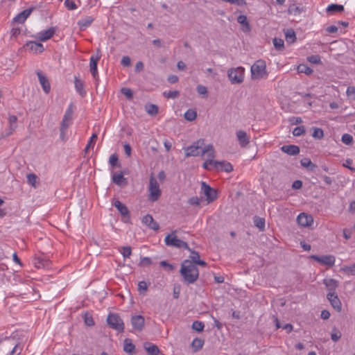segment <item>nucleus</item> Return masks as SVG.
Wrapping results in <instances>:
<instances>
[{
    "label": "nucleus",
    "instance_id": "1",
    "mask_svg": "<svg viewBox=\"0 0 355 355\" xmlns=\"http://www.w3.org/2000/svg\"><path fill=\"white\" fill-rule=\"evenodd\" d=\"M180 272L187 284H193L199 277V271L197 266L193 264L190 260H184L182 264Z\"/></svg>",
    "mask_w": 355,
    "mask_h": 355
},
{
    "label": "nucleus",
    "instance_id": "2",
    "mask_svg": "<svg viewBox=\"0 0 355 355\" xmlns=\"http://www.w3.org/2000/svg\"><path fill=\"white\" fill-rule=\"evenodd\" d=\"M267 76L266 64L263 60H257L251 67V78L260 80Z\"/></svg>",
    "mask_w": 355,
    "mask_h": 355
},
{
    "label": "nucleus",
    "instance_id": "3",
    "mask_svg": "<svg viewBox=\"0 0 355 355\" xmlns=\"http://www.w3.org/2000/svg\"><path fill=\"white\" fill-rule=\"evenodd\" d=\"M176 233L177 230H173L171 234H168L164 239L165 244L167 246L177 248H184L188 250H191V248L186 242L178 239Z\"/></svg>",
    "mask_w": 355,
    "mask_h": 355
},
{
    "label": "nucleus",
    "instance_id": "4",
    "mask_svg": "<svg viewBox=\"0 0 355 355\" xmlns=\"http://www.w3.org/2000/svg\"><path fill=\"white\" fill-rule=\"evenodd\" d=\"M245 69L242 67L231 68L227 71V76L232 84H241L244 80Z\"/></svg>",
    "mask_w": 355,
    "mask_h": 355
},
{
    "label": "nucleus",
    "instance_id": "5",
    "mask_svg": "<svg viewBox=\"0 0 355 355\" xmlns=\"http://www.w3.org/2000/svg\"><path fill=\"white\" fill-rule=\"evenodd\" d=\"M148 191V199L150 201L155 202L159 198L162 191L157 180L155 178L153 174H151L150 177Z\"/></svg>",
    "mask_w": 355,
    "mask_h": 355
},
{
    "label": "nucleus",
    "instance_id": "6",
    "mask_svg": "<svg viewBox=\"0 0 355 355\" xmlns=\"http://www.w3.org/2000/svg\"><path fill=\"white\" fill-rule=\"evenodd\" d=\"M205 145L203 139H198L193 143L192 145L184 148L185 157H196L201 155V150Z\"/></svg>",
    "mask_w": 355,
    "mask_h": 355
},
{
    "label": "nucleus",
    "instance_id": "7",
    "mask_svg": "<svg viewBox=\"0 0 355 355\" xmlns=\"http://www.w3.org/2000/svg\"><path fill=\"white\" fill-rule=\"evenodd\" d=\"M107 322L110 327L119 332H123L124 331V323L117 314L110 313L107 316Z\"/></svg>",
    "mask_w": 355,
    "mask_h": 355
},
{
    "label": "nucleus",
    "instance_id": "8",
    "mask_svg": "<svg viewBox=\"0 0 355 355\" xmlns=\"http://www.w3.org/2000/svg\"><path fill=\"white\" fill-rule=\"evenodd\" d=\"M201 191L206 196L208 202H211L217 198V192L206 182H201Z\"/></svg>",
    "mask_w": 355,
    "mask_h": 355
},
{
    "label": "nucleus",
    "instance_id": "9",
    "mask_svg": "<svg viewBox=\"0 0 355 355\" xmlns=\"http://www.w3.org/2000/svg\"><path fill=\"white\" fill-rule=\"evenodd\" d=\"M2 346L4 351H9L11 349L7 355H19L21 351V349H18V345L15 343L12 339H6L2 343Z\"/></svg>",
    "mask_w": 355,
    "mask_h": 355
},
{
    "label": "nucleus",
    "instance_id": "10",
    "mask_svg": "<svg viewBox=\"0 0 355 355\" xmlns=\"http://www.w3.org/2000/svg\"><path fill=\"white\" fill-rule=\"evenodd\" d=\"M310 259H312L321 264L326 265L330 267L334 265L336 261L335 257L333 255H311L310 256Z\"/></svg>",
    "mask_w": 355,
    "mask_h": 355
},
{
    "label": "nucleus",
    "instance_id": "11",
    "mask_svg": "<svg viewBox=\"0 0 355 355\" xmlns=\"http://www.w3.org/2000/svg\"><path fill=\"white\" fill-rule=\"evenodd\" d=\"M36 74L38 77L40 83L42 87L43 91L46 94H49L51 91V85L49 79L45 74L40 70L36 71Z\"/></svg>",
    "mask_w": 355,
    "mask_h": 355
},
{
    "label": "nucleus",
    "instance_id": "12",
    "mask_svg": "<svg viewBox=\"0 0 355 355\" xmlns=\"http://www.w3.org/2000/svg\"><path fill=\"white\" fill-rule=\"evenodd\" d=\"M101 54L99 50H97L96 55H92L90 58L89 60V68L90 71L94 78H96L98 76V71H97V62L101 59Z\"/></svg>",
    "mask_w": 355,
    "mask_h": 355
},
{
    "label": "nucleus",
    "instance_id": "13",
    "mask_svg": "<svg viewBox=\"0 0 355 355\" xmlns=\"http://www.w3.org/2000/svg\"><path fill=\"white\" fill-rule=\"evenodd\" d=\"M24 48L26 51H29L33 53H40L44 51V48L41 43L30 41L28 42Z\"/></svg>",
    "mask_w": 355,
    "mask_h": 355
},
{
    "label": "nucleus",
    "instance_id": "14",
    "mask_svg": "<svg viewBox=\"0 0 355 355\" xmlns=\"http://www.w3.org/2000/svg\"><path fill=\"white\" fill-rule=\"evenodd\" d=\"M297 222L302 227H309L313 223V218L309 214L301 213L297 217Z\"/></svg>",
    "mask_w": 355,
    "mask_h": 355
},
{
    "label": "nucleus",
    "instance_id": "15",
    "mask_svg": "<svg viewBox=\"0 0 355 355\" xmlns=\"http://www.w3.org/2000/svg\"><path fill=\"white\" fill-rule=\"evenodd\" d=\"M327 297L332 307L337 311H340L342 309V304L338 295L336 293H328Z\"/></svg>",
    "mask_w": 355,
    "mask_h": 355
},
{
    "label": "nucleus",
    "instance_id": "16",
    "mask_svg": "<svg viewBox=\"0 0 355 355\" xmlns=\"http://www.w3.org/2000/svg\"><path fill=\"white\" fill-rule=\"evenodd\" d=\"M144 318L142 315H135L131 318V324L133 328L137 331H141L144 326Z\"/></svg>",
    "mask_w": 355,
    "mask_h": 355
},
{
    "label": "nucleus",
    "instance_id": "17",
    "mask_svg": "<svg viewBox=\"0 0 355 355\" xmlns=\"http://www.w3.org/2000/svg\"><path fill=\"white\" fill-rule=\"evenodd\" d=\"M55 28L51 27L46 31H41L37 35V38L42 42H45L53 37L55 33Z\"/></svg>",
    "mask_w": 355,
    "mask_h": 355
},
{
    "label": "nucleus",
    "instance_id": "18",
    "mask_svg": "<svg viewBox=\"0 0 355 355\" xmlns=\"http://www.w3.org/2000/svg\"><path fill=\"white\" fill-rule=\"evenodd\" d=\"M214 168L218 170L230 173L233 171L232 165L227 161H216L214 162Z\"/></svg>",
    "mask_w": 355,
    "mask_h": 355
},
{
    "label": "nucleus",
    "instance_id": "19",
    "mask_svg": "<svg viewBox=\"0 0 355 355\" xmlns=\"http://www.w3.org/2000/svg\"><path fill=\"white\" fill-rule=\"evenodd\" d=\"M34 8H30L28 9H26L19 14H18L14 19L13 21L16 23L22 24L26 19L29 17L31 14Z\"/></svg>",
    "mask_w": 355,
    "mask_h": 355
},
{
    "label": "nucleus",
    "instance_id": "20",
    "mask_svg": "<svg viewBox=\"0 0 355 355\" xmlns=\"http://www.w3.org/2000/svg\"><path fill=\"white\" fill-rule=\"evenodd\" d=\"M236 137L240 146L243 148L246 147L250 143V137H248L246 132L243 130L237 131Z\"/></svg>",
    "mask_w": 355,
    "mask_h": 355
},
{
    "label": "nucleus",
    "instance_id": "21",
    "mask_svg": "<svg viewBox=\"0 0 355 355\" xmlns=\"http://www.w3.org/2000/svg\"><path fill=\"white\" fill-rule=\"evenodd\" d=\"M142 222L146 224L149 228L153 230H157L159 228V224L155 222L151 215H146L143 217Z\"/></svg>",
    "mask_w": 355,
    "mask_h": 355
},
{
    "label": "nucleus",
    "instance_id": "22",
    "mask_svg": "<svg viewBox=\"0 0 355 355\" xmlns=\"http://www.w3.org/2000/svg\"><path fill=\"white\" fill-rule=\"evenodd\" d=\"M281 150L289 155H297L300 153V148L295 145H284L281 147Z\"/></svg>",
    "mask_w": 355,
    "mask_h": 355
},
{
    "label": "nucleus",
    "instance_id": "23",
    "mask_svg": "<svg viewBox=\"0 0 355 355\" xmlns=\"http://www.w3.org/2000/svg\"><path fill=\"white\" fill-rule=\"evenodd\" d=\"M189 251L191 252V255L189 256V260L191 261L193 264H195V265L197 264V265H199L201 266H207V263L205 261L200 259V255L198 252L192 250L191 249V250H189Z\"/></svg>",
    "mask_w": 355,
    "mask_h": 355
},
{
    "label": "nucleus",
    "instance_id": "24",
    "mask_svg": "<svg viewBox=\"0 0 355 355\" xmlns=\"http://www.w3.org/2000/svg\"><path fill=\"white\" fill-rule=\"evenodd\" d=\"M113 205L118 209L123 216L129 217V210L128 207L119 200H114Z\"/></svg>",
    "mask_w": 355,
    "mask_h": 355
},
{
    "label": "nucleus",
    "instance_id": "25",
    "mask_svg": "<svg viewBox=\"0 0 355 355\" xmlns=\"http://www.w3.org/2000/svg\"><path fill=\"white\" fill-rule=\"evenodd\" d=\"M323 283L329 291V293H336V289L338 286V281L334 279H324Z\"/></svg>",
    "mask_w": 355,
    "mask_h": 355
},
{
    "label": "nucleus",
    "instance_id": "26",
    "mask_svg": "<svg viewBox=\"0 0 355 355\" xmlns=\"http://www.w3.org/2000/svg\"><path fill=\"white\" fill-rule=\"evenodd\" d=\"M72 114H73V112L72 110L69 108L64 115V117L62 119V121L61 122V125L62 126V128H68V127L69 126V124H70V122L71 121V119H72Z\"/></svg>",
    "mask_w": 355,
    "mask_h": 355
},
{
    "label": "nucleus",
    "instance_id": "27",
    "mask_svg": "<svg viewBox=\"0 0 355 355\" xmlns=\"http://www.w3.org/2000/svg\"><path fill=\"white\" fill-rule=\"evenodd\" d=\"M74 84L76 91L79 93L81 96H85L86 92L84 89V82L80 80L78 77H75Z\"/></svg>",
    "mask_w": 355,
    "mask_h": 355
},
{
    "label": "nucleus",
    "instance_id": "28",
    "mask_svg": "<svg viewBox=\"0 0 355 355\" xmlns=\"http://www.w3.org/2000/svg\"><path fill=\"white\" fill-rule=\"evenodd\" d=\"M207 155L209 159H212L215 157V151L212 144L206 146L201 150V155Z\"/></svg>",
    "mask_w": 355,
    "mask_h": 355
},
{
    "label": "nucleus",
    "instance_id": "29",
    "mask_svg": "<svg viewBox=\"0 0 355 355\" xmlns=\"http://www.w3.org/2000/svg\"><path fill=\"white\" fill-rule=\"evenodd\" d=\"M237 21L242 25V31L244 32H248L250 31V26L245 15H239L237 17Z\"/></svg>",
    "mask_w": 355,
    "mask_h": 355
},
{
    "label": "nucleus",
    "instance_id": "30",
    "mask_svg": "<svg viewBox=\"0 0 355 355\" xmlns=\"http://www.w3.org/2000/svg\"><path fill=\"white\" fill-rule=\"evenodd\" d=\"M144 347L146 352L150 355H158L159 353V349L158 347L155 345H152L148 343L144 344Z\"/></svg>",
    "mask_w": 355,
    "mask_h": 355
},
{
    "label": "nucleus",
    "instance_id": "31",
    "mask_svg": "<svg viewBox=\"0 0 355 355\" xmlns=\"http://www.w3.org/2000/svg\"><path fill=\"white\" fill-rule=\"evenodd\" d=\"M34 265L37 268H44L49 266V262L44 258L37 257L34 259Z\"/></svg>",
    "mask_w": 355,
    "mask_h": 355
},
{
    "label": "nucleus",
    "instance_id": "32",
    "mask_svg": "<svg viewBox=\"0 0 355 355\" xmlns=\"http://www.w3.org/2000/svg\"><path fill=\"white\" fill-rule=\"evenodd\" d=\"M286 40L289 44H293L296 40L295 33L293 29H287L285 33Z\"/></svg>",
    "mask_w": 355,
    "mask_h": 355
},
{
    "label": "nucleus",
    "instance_id": "33",
    "mask_svg": "<svg viewBox=\"0 0 355 355\" xmlns=\"http://www.w3.org/2000/svg\"><path fill=\"white\" fill-rule=\"evenodd\" d=\"M94 19L92 17L88 16L78 21V24L81 29H85L87 27L90 26Z\"/></svg>",
    "mask_w": 355,
    "mask_h": 355
},
{
    "label": "nucleus",
    "instance_id": "34",
    "mask_svg": "<svg viewBox=\"0 0 355 355\" xmlns=\"http://www.w3.org/2000/svg\"><path fill=\"white\" fill-rule=\"evenodd\" d=\"M327 12H341L344 10V7L343 5H338V4H331L328 6L327 8Z\"/></svg>",
    "mask_w": 355,
    "mask_h": 355
},
{
    "label": "nucleus",
    "instance_id": "35",
    "mask_svg": "<svg viewBox=\"0 0 355 355\" xmlns=\"http://www.w3.org/2000/svg\"><path fill=\"white\" fill-rule=\"evenodd\" d=\"M135 345L131 343L130 339H125L124 341V346L123 349L125 352L128 354H134L135 352Z\"/></svg>",
    "mask_w": 355,
    "mask_h": 355
},
{
    "label": "nucleus",
    "instance_id": "36",
    "mask_svg": "<svg viewBox=\"0 0 355 355\" xmlns=\"http://www.w3.org/2000/svg\"><path fill=\"white\" fill-rule=\"evenodd\" d=\"M112 181L116 184L121 186L123 182H125V179L124 178L122 173H114L112 175Z\"/></svg>",
    "mask_w": 355,
    "mask_h": 355
},
{
    "label": "nucleus",
    "instance_id": "37",
    "mask_svg": "<svg viewBox=\"0 0 355 355\" xmlns=\"http://www.w3.org/2000/svg\"><path fill=\"white\" fill-rule=\"evenodd\" d=\"M204 345V340L200 338H195L191 343V347L193 349L194 352H198L200 349H202Z\"/></svg>",
    "mask_w": 355,
    "mask_h": 355
},
{
    "label": "nucleus",
    "instance_id": "38",
    "mask_svg": "<svg viewBox=\"0 0 355 355\" xmlns=\"http://www.w3.org/2000/svg\"><path fill=\"white\" fill-rule=\"evenodd\" d=\"M297 72L300 73H304L309 75L313 73V69L308 67L306 64H301L297 67Z\"/></svg>",
    "mask_w": 355,
    "mask_h": 355
},
{
    "label": "nucleus",
    "instance_id": "39",
    "mask_svg": "<svg viewBox=\"0 0 355 355\" xmlns=\"http://www.w3.org/2000/svg\"><path fill=\"white\" fill-rule=\"evenodd\" d=\"M254 225L258 227L261 231H263L265 229V219L258 216L254 217Z\"/></svg>",
    "mask_w": 355,
    "mask_h": 355
},
{
    "label": "nucleus",
    "instance_id": "40",
    "mask_svg": "<svg viewBox=\"0 0 355 355\" xmlns=\"http://www.w3.org/2000/svg\"><path fill=\"white\" fill-rule=\"evenodd\" d=\"M146 111L150 115H156L158 113L159 108L155 104H149L146 105Z\"/></svg>",
    "mask_w": 355,
    "mask_h": 355
},
{
    "label": "nucleus",
    "instance_id": "41",
    "mask_svg": "<svg viewBox=\"0 0 355 355\" xmlns=\"http://www.w3.org/2000/svg\"><path fill=\"white\" fill-rule=\"evenodd\" d=\"M272 42L273 45L277 50L282 51L284 49V42L282 39L275 37L273 39Z\"/></svg>",
    "mask_w": 355,
    "mask_h": 355
},
{
    "label": "nucleus",
    "instance_id": "42",
    "mask_svg": "<svg viewBox=\"0 0 355 355\" xmlns=\"http://www.w3.org/2000/svg\"><path fill=\"white\" fill-rule=\"evenodd\" d=\"M196 116H197L196 112L193 110H188L184 113V118L186 120H187L189 121H193L194 119H196Z\"/></svg>",
    "mask_w": 355,
    "mask_h": 355
},
{
    "label": "nucleus",
    "instance_id": "43",
    "mask_svg": "<svg viewBox=\"0 0 355 355\" xmlns=\"http://www.w3.org/2000/svg\"><path fill=\"white\" fill-rule=\"evenodd\" d=\"M341 270L347 275H355V263L350 266H345Z\"/></svg>",
    "mask_w": 355,
    "mask_h": 355
},
{
    "label": "nucleus",
    "instance_id": "44",
    "mask_svg": "<svg viewBox=\"0 0 355 355\" xmlns=\"http://www.w3.org/2000/svg\"><path fill=\"white\" fill-rule=\"evenodd\" d=\"M119 251L124 259L129 258L132 254V249L130 246L121 247Z\"/></svg>",
    "mask_w": 355,
    "mask_h": 355
},
{
    "label": "nucleus",
    "instance_id": "45",
    "mask_svg": "<svg viewBox=\"0 0 355 355\" xmlns=\"http://www.w3.org/2000/svg\"><path fill=\"white\" fill-rule=\"evenodd\" d=\"M16 129L12 127L8 126V128L5 130V131L0 133V139H6V137L12 135Z\"/></svg>",
    "mask_w": 355,
    "mask_h": 355
},
{
    "label": "nucleus",
    "instance_id": "46",
    "mask_svg": "<svg viewBox=\"0 0 355 355\" xmlns=\"http://www.w3.org/2000/svg\"><path fill=\"white\" fill-rule=\"evenodd\" d=\"M205 327V324L202 322L200 321H194L192 324V329L198 332H201L203 331Z\"/></svg>",
    "mask_w": 355,
    "mask_h": 355
},
{
    "label": "nucleus",
    "instance_id": "47",
    "mask_svg": "<svg viewBox=\"0 0 355 355\" xmlns=\"http://www.w3.org/2000/svg\"><path fill=\"white\" fill-rule=\"evenodd\" d=\"M312 137L315 139H322L324 137L323 130L319 128H313Z\"/></svg>",
    "mask_w": 355,
    "mask_h": 355
},
{
    "label": "nucleus",
    "instance_id": "48",
    "mask_svg": "<svg viewBox=\"0 0 355 355\" xmlns=\"http://www.w3.org/2000/svg\"><path fill=\"white\" fill-rule=\"evenodd\" d=\"M109 163L112 167L120 166V164H119L118 156L116 154H112L110 157Z\"/></svg>",
    "mask_w": 355,
    "mask_h": 355
},
{
    "label": "nucleus",
    "instance_id": "49",
    "mask_svg": "<svg viewBox=\"0 0 355 355\" xmlns=\"http://www.w3.org/2000/svg\"><path fill=\"white\" fill-rule=\"evenodd\" d=\"M341 140L346 145H351L353 143V137L349 134H344Z\"/></svg>",
    "mask_w": 355,
    "mask_h": 355
},
{
    "label": "nucleus",
    "instance_id": "50",
    "mask_svg": "<svg viewBox=\"0 0 355 355\" xmlns=\"http://www.w3.org/2000/svg\"><path fill=\"white\" fill-rule=\"evenodd\" d=\"M304 133H305V128L302 125L296 127L293 131V135L295 137L301 136V135H304Z\"/></svg>",
    "mask_w": 355,
    "mask_h": 355
},
{
    "label": "nucleus",
    "instance_id": "51",
    "mask_svg": "<svg viewBox=\"0 0 355 355\" xmlns=\"http://www.w3.org/2000/svg\"><path fill=\"white\" fill-rule=\"evenodd\" d=\"M17 117L16 116L10 115L8 117V123H9L8 126L16 129L17 127Z\"/></svg>",
    "mask_w": 355,
    "mask_h": 355
},
{
    "label": "nucleus",
    "instance_id": "52",
    "mask_svg": "<svg viewBox=\"0 0 355 355\" xmlns=\"http://www.w3.org/2000/svg\"><path fill=\"white\" fill-rule=\"evenodd\" d=\"M307 60L313 64L321 63V59L318 55H313L309 56L307 58Z\"/></svg>",
    "mask_w": 355,
    "mask_h": 355
},
{
    "label": "nucleus",
    "instance_id": "53",
    "mask_svg": "<svg viewBox=\"0 0 355 355\" xmlns=\"http://www.w3.org/2000/svg\"><path fill=\"white\" fill-rule=\"evenodd\" d=\"M164 96L168 98H176L179 96V92L177 90L164 92Z\"/></svg>",
    "mask_w": 355,
    "mask_h": 355
},
{
    "label": "nucleus",
    "instance_id": "54",
    "mask_svg": "<svg viewBox=\"0 0 355 355\" xmlns=\"http://www.w3.org/2000/svg\"><path fill=\"white\" fill-rule=\"evenodd\" d=\"M37 179V177L33 173H30L27 175L28 182L31 185L33 186L34 187H35V183H36Z\"/></svg>",
    "mask_w": 355,
    "mask_h": 355
},
{
    "label": "nucleus",
    "instance_id": "55",
    "mask_svg": "<svg viewBox=\"0 0 355 355\" xmlns=\"http://www.w3.org/2000/svg\"><path fill=\"white\" fill-rule=\"evenodd\" d=\"M347 95L348 98L351 100H355V87H348L346 91Z\"/></svg>",
    "mask_w": 355,
    "mask_h": 355
},
{
    "label": "nucleus",
    "instance_id": "56",
    "mask_svg": "<svg viewBox=\"0 0 355 355\" xmlns=\"http://www.w3.org/2000/svg\"><path fill=\"white\" fill-rule=\"evenodd\" d=\"M121 92L128 99H131L133 97L132 91L129 88L123 87Z\"/></svg>",
    "mask_w": 355,
    "mask_h": 355
},
{
    "label": "nucleus",
    "instance_id": "57",
    "mask_svg": "<svg viewBox=\"0 0 355 355\" xmlns=\"http://www.w3.org/2000/svg\"><path fill=\"white\" fill-rule=\"evenodd\" d=\"M152 263L151 259L149 257H143L141 259L139 266L142 267L150 266Z\"/></svg>",
    "mask_w": 355,
    "mask_h": 355
},
{
    "label": "nucleus",
    "instance_id": "58",
    "mask_svg": "<svg viewBox=\"0 0 355 355\" xmlns=\"http://www.w3.org/2000/svg\"><path fill=\"white\" fill-rule=\"evenodd\" d=\"M65 6L67 9L72 10L76 8V5L73 0H66L64 2Z\"/></svg>",
    "mask_w": 355,
    "mask_h": 355
},
{
    "label": "nucleus",
    "instance_id": "59",
    "mask_svg": "<svg viewBox=\"0 0 355 355\" xmlns=\"http://www.w3.org/2000/svg\"><path fill=\"white\" fill-rule=\"evenodd\" d=\"M188 202L191 205L198 206V205H200V200L198 197L193 196L189 199Z\"/></svg>",
    "mask_w": 355,
    "mask_h": 355
},
{
    "label": "nucleus",
    "instance_id": "60",
    "mask_svg": "<svg viewBox=\"0 0 355 355\" xmlns=\"http://www.w3.org/2000/svg\"><path fill=\"white\" fill-rule=\"evenodd\" d=\"M216 161H214L212 159H207L203 164L202 166L204 168L207 170H211L210 166H213L214 167V162Z\"/></svg>",
    "mask_w": 355,
    "mask_h": 355
},
{
    "label": "nucleus",
    "instance_id": "61",
    "mask_svg": "<svg viewBox=\"0 0 355 355\" xmlns=\"http://www.w3.org/2000/svg\"><path fill=\"white\" fill-rule=\"evenodd\" d=\"M121 64L124 67H128L131 64V60L129 56H123L121 59Z\"/></svg>",
    "mask_w": 355,
    "mask_h": 355
},
{
    "label": "nucleus",
    "instance_id": "62",
    "mask_svg": "<svg viewBox=\"0 0 355 355\" xmlns=\"http://www.w3.org/2000/svg\"><path fill=\"white\" fill-rule=\"evenodd\" d=\"M85 322L87 326H92L94 324L92 317L87 314L85 315Z\"/></svg>",
    "mask_w": 355,
    "mask_h": 355
},
{
    "label": "nucleus",
    "instance_id": "63",
    "mask_svg": "<svg viewBox=\"0 0 355 355\" xmlns=\"http://www.w3.org/2000/svg\"><path fill=\"white\" fill-rule=\"evenodd\" d=\"M197 92L198 94L205 95L207 93V89L205 86L199 85L197 86Z\"/></svg>",
    "mask_w": 355,
    "mask_h": 355
},
{
    "label": "nucleus",
    "instance_id": "64",
    "mask_svg": "<svg viewBox=\"0 0 355 355\" xmlns=\"http://www.w3.org/2000/svg\"><path fill=\"white\" fill-rule=\"evenodd\" d=\"M311 163L312 162L309 158H304L300 161L301 165L304 168L309 167V166H310Z\"/></svg>",
    "mask_w": 355,
    "mask_h": 355
}]
</instances>
